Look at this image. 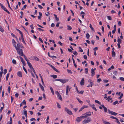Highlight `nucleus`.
Instances as JSON below:
<instances>
[{
	"label": "nucleus",
	"mask_w": 124,
	"mask_h": 124,
	"mask_svg": "<svg viewBox=\"0 0 124 124\" xmlns=\"http://www.w3.org/2000/svg\"><path fill=\"white\" fill-rule=\"evenodd\" d=\"M16 49L17 51V53L23 56V55L24 54L23 52V50L22 49L18 48L17 47Z\"/></svg>",
	"instance_id": "obj_1"
},
{
	"label": "nucleus",
	"mask_w": 124,
	"mask_h": 124,
	"mask_svg": "<svg viewBox=\"0 0 124 124\" xmlns=\"http://www.w3.org/2000/svg\"><path fill=\"white\" fill-rule=\"evenodd\" d=\"M91 119L90 117H88L87 119H85L82 122L83 124H85L88 123L91 121Z\"/></svg>",
	"instance_id": "obj_2"
},
{
	"label": "nucleus",
	"mask_w": 124,
	"mask_h": 124,
	"mask_svg": "<svg viewBox=\"0 0 124 124\" xmlns=\"http://www.w3.org/2000/svg\"><path fill=\"white\" fill-rule=\"evenodd\" d=\"M65 110L68 114L70 115H71L73 114L71 111L66 107L65 108Z\"/></svg>",
	"instance_id": "obj_3"
},
{
	"label": "nucleus",
	"mask_w": 124,
	"mask_h": 124,
	"mask_svg": "<svg viewBox=\"0 0 124 124\" xmlns=\"http://www.w3.org/2000/svg\"><path fill=\"white\" fill-rule=\"evenodd\" d=\"M0 6H1V8L4 10L5 11L8 13L9 14H10L9 12L6 9L5 7L1 3H0Z\"/></svg>",
	"instance_id": "obj_4"
},
{
	"label": "nucleus",
	"mask_w": 124,
	"mask_h": 124,
	"mask_svg": "<svg viewBox=\"0 0 124 124\" xmlns=\"http://www.w3.org/2000/svg\"><path fill=\"white\" fill-rule=\"evenodd\" d=\"M108 113H109V114H110L112 115H114L115 116H116L117 114V113H115L113 111H110L109 109H108Z\"/></svg>",
	"instance_id": "obj_5"
},
{
	"label": "nucleus",
	"mask_w": 124,
	"mask_h": 124,
	"mask_svg": "<svg viewBox=\"0 0 124 124\" xmlns=\"http://www.w3.org/2000/svg\"><path fill=\"white\" fill-rule=\"evenodd\" d=\"M20 58V59L21 61L22 62L24 66H25L26 65V63L25 62L24 60L23 59V58L20 56H19Z\"/></svg>",
	"instance_id": "obj_6"
},
{
	"label": "nucleus",
	"mask_w": 124,
	"mask_h": 124,
	"mask_svg": "<svg viewBox=\"0 0 124 124\" xmlns=\"http://www.w3.org/2000/svg\"><path fill=\"white\" fill-rule=\"evenodd\" d=\"M68 80L67 79H60V81L62 83L64 84L67 82Z\"/></svg>",
	"instance_id": "obj_7"
},
{
	"label": "nucleus",
	"mask_w": 124,
	"mask_h": 124,
	"mask_svg": "<svg viewBox=\"0 0 124 124\" xmlns=\"http://www.w3.org/2000/svg\"><path fill=\"white\" fill-rule=\"evenodd\" d=\"M91 72L92 74L91 75L93 77L94 75H95V72H94V71L93 68L91 69Z\"/></svg>",
	"instance_id": "obj_8"
},
{
	"label": "nucleus",
	"mask_w": 124,
	"mask_h": 124,
	"mask_svg": "<svg viewBox=\"0 0 124 124\" xmlns=\"http://www.w3.org/2000/svg\"><path fill=\"white\" fill-rule=\"evenodd\" d=\"M77 122H79L82 120V118L80 117H78L76 120Z\"/></svg>",
	"instance_id": "obj_9"
},
{
	"label": "nucleus",
	"mask_w": 124,
	"mask_h": 124,
	"mask_svg": "<svg viewBox=\"0 0 124 124\" xmlns=\"http://www.w3.org/2000/svg\"><path fill=\"white\" fill-rule=\"evenodd\" d=\"M17 46L18 47H21L22 48H23V47L22 46V44H21L20 43H17Z\"/></svg>",
	"instance_id": "obj_10"
},
{
	"label": "nucleus",
	"mask_w": 124,
	"mask_h": 124,
	"mask_svg": "<svg viewBox=\"0 0 124 124\" xmlns=\"http://www.w3.org/2000/svg\"><path fill=\"white\" fill-rule=\"evenodd\" d=\"M12 43L14 45V46L16 48H17V47L16 46V42L15 41L14 39H13L12 40Z\"/></svg>",
	"instance_id": "obj_11"
},
{
	"label": "nucleus",
	"mask_w": 124,
	"mask_h": 124,
	"mask_svg": "<svg viewBox=\"0 0 124 124\" xmlns=\"http://www.w3.org/2000/svg\"><path fill=\"white\" fill-rule=\"evenodd\" d=\"M84 84V79L83 78L80 82V84L81 85H83Z\"/></svg>",
	"instance_id": "obj_12"
},
{
	"label": "nucleus",
	"mask_w": 124,
	"mask_h": 124,
	"mask_svg": "<svg viewBox=\"0 0 124 124\" xmlns=\"http://www.w3.org/2000/svg\"><path fill=\"white\" fill-rule=\"evenodd\" d=\"M17 75L19 77H22V72L20 71H19L17 73Z\"/></svg>",
	"instance_id": "obj_13"
},
{
	"label": "nucleus",
	"mask_w": 124,
	"mask_h": 124,
	"mask_svg": "<svg viewBox=\"0 0 124 124\" xmlns=\"http://www.w3.org/2000/svg\"><path fill=\"white\" fill-rule=\"evenodd\" d=\"M90 113V112H88L86 113L85 114H83V115H86V116L87 117L88 116H90L91 115V113L89 114H88V113Z\"/></svg>",
	"instance_id": "obj_14"
},
{
	"label": "nucleus",
	"mask_w": 124,
	"mask_h": 124,
	"mask_svg": "<svg viewBox=\"0 0 124 124\" xmlns=\"http://www.w3.org/2000/svg\"><path fill=\"white\" fill-rule=\"evenodd\" d=\"M88 81L90 83V85L91 86V87H92V85H93V83L91 79H89L88 80Z\"/></svg>",
	"instance_id": "obj_15"
},
{
	"label": "nucleus",
	"mask_w": 124,
	"mask_h": 124,
	"mask_svg": "<svg viewBox=\"0 0 124 124\" xmlns=\"http://www.w3.org/2000/svg\"><path fill=\"white\" fill-rule=\"evenodd\" d=\"M102 120L103 123L104 124H111L109 122L105 121L103 119H102Z\"/></svg>",
	"instance_id": "obj_16"
},
{
	"label": "nucleus",
	"mask_w": 124,
	"mask_h": 124,
	"mask_svg": "<svg viewBox=\"0 0 124 124\" xmlns=\"http://www.w3.org/2000/svg\"><path fill=\"white\" fill-rule=\"evenodd\" d=\"M50 88L51 93H52L53 95H54V93L52 87L51 86H50Z\"/></svg>",
	"instance_id": "obj_17"
},
{
	"label": "nucleus",
	"mask_w": 124,
	"mask_h": 124,
	"mask_svg": "<svg viewBox=\"0 0 124 124\" xmlns=\"http://www.w3.org/2000/svg\"><path fill=\"white\" fill-rule=\"evenodd\" d=\"M51 77H53L54 79L56 78L57 77V76L55 75H51Z\"/></svg>",
	"instance_id": "obj_18"
},
{
	"label": "nucleus",
	"mask_w": 124,
	"mask_h": 124,
	"mask_svg": "<svg viewBox=\"0 0 124 124\" xmlns=\"http://www.w3.org/2000/svg\"><path fill=\"white\" fill-rule=\"evenodd\" d=\"M54 17L56 19L57 21H59V19L57 17V16L56 15L54 14Z\"/></svg>",
	"instance_id": "obj_19"
},
{
	"label": "nucleus",
	"mask_w": 124,
	"mask_h": 124,
	"mask_svg": "<svg viewBox=\"0 0 124 124\" xmlns=\"http://www.w3.org/2000/svg\"><path fill=\"white\" fill-rule=\"evenodd\" d=\"M23 56L24 57V58L27 62L29 61V60H28V59L26 57L25 55L24 54L23 55Z\"/></svg>",
	"instance_id": "obj_20"
},
{
	"label": "nucleus",
	"mask_w": 124,
	"mask_h": 124,
	"mask_svg": "<svg viewBox=\"0 0 124 124\" xmlns=\"http://www.w3.org/2000/svg\"><path fill=\"white\" fill-rule=\"evenodd\" d=\"M121 40L120 39L119 37H118L117 39V42H118V43H121Z\"/></svg>",
	"instance_id": "obj_21"
},
{
	"label": "nucleus",
	"mask_w": 124,
	"mask_h": 124,
	"mask_svg": "<svg viewBox=\"0 0 124 124\" xmlns=\"http://www.w3.org/2000/svg\"><path fill=\"white\" fill-rule=\"evenodd\" d=\"M117 104H119L118 101H116L115 102H114L113 103V105H116Z\"/></svg>",
	"instance_id": "obj_22"
},
{
	"label": "nucleus",
	"mask_w": 124,
	"mask_h": 124,
	"mask_svg": "<svg viewBox=\"0 0 124 124\" xmlns=\"http://www.w3.org/2000/svg\"><path fill=\"white\" fill-rule=\"evenodd\" d=\"M85 107V106H82L79 110V112H80Z\"/></svg>",
	"instance_id": "obj_23"
},
{
	"label": "nucleus",
	"mask_w": 124,
	"mask_h": 124,
	"mask_svg": "<svg viewBox=\"0 0 124 124\" xmlns=\"http://www.w3.org/2000/svg\"><path fill=\"white\" fill-rule=\"evenodd\" d=\"M95 106V105L94 104H93L92 105V107L93 109H94L95 110V111H97V110L94 107Z\"/></svg>",
	"instance_id": "obj_24"
},
{
	"label": "nucleus",
	"mask_w": 124,
	"mask_h": 124,
	"mask_svg": "<svg viewBox=\"0 0 124 124\" xmlns=\"http://www.w3.org/2000/svg\"><path fill=\"white\" fill-rule=\"evenodd\" d=\"M67 27V29L68 30H70L72 29V28L70 26L68 25Z\"/></svg>",
	"instance_id": "obj_25"
},
{
	"label": "nucleus",
	"mask_w": 124,
	"mask_h": 124,
	"mask_svg": "<svg viewBox=\"0 0 124 124\" xmlns=\"http://www.w3.org/2000/svg\"><path fill=\"white\" fill-rule=\"evenodd\" d=\"M90 27L91 28V29L93 31H94V30L92 27L91 24H90Z\"/></svg>",
	"instance_id": "obj_26"
},
{
	"label": "nucleus",
	"mask_w": 124,
	"mask_h": 124,
	"mask_svg": "<svg viewBox=\"0 0 124 124\" xmlns=\"http://www.w3.org/2000/svg\"><path fill=\"white\" fill-rule=\"evenodd\" d=\"M112 55L113 57H114L115 56V53L114 51L113 52V51H112Z\"/></svg>",
	"instance_id": "obj_27"
},
{
	"label": "nucleus",
	"mask_w": 124,
	"mask_h": 124,
	"mask_svg": "<svg viewBox=\"0 0 124 124\" xmlns=\"http://www.w3.org/2000/svg\"><path fill=\"white\" fill-rule=\"evenodd\" d=\"M23 114L25 115L27 114V111L26 110L24 109L23 110Z\"/></svg>",
	"instance_id": "obj_28"
},
{
	"label": "nucleus",
	"mask_w": 124,
	"mask_h": 124,
	"mask_svg": "<svg viewBox=\"0 0 124 124\" xmlns=\"http://www.w3.org/2000/svg\"><path fill=\"white\" fill-rule=\"evenodd\" d=\"M0 31L2 32H3L4 31V30L3 29L1 26L0 25Z\"/></svg>",
	"instance_id": "obj_29"
},
{
	"label": "nucleus",
	"mask_w": 124,
	"mask_h": 124,
	"mask_svg": "<svg viewBox=\"0 0 124 124\" xmlns=\"http://www.w3.org/2000/svg\"><path fill=\"white\" fill-rule=\"evenodd\" d=\"M86 37L87 39H89L90 37V35L89 34L87 33L86 35Z\"/></svg>",
	"instance_id": "obj_30"
},
{
	"label": "nucleus",
	"mask_w": 124,
	"mask_h": 124,
	"mask_svg": "<svg viewBox=\"0 0 124 124\" xmlns=\"http://www.w3.org/2000/svg\"><path fill=\"white\" fill-rule=\"evenodd\" d=\"M71 88H70V86L68 85H67L66 86V89H67V90L70 91Z\"/></svg>",
	"instance_id": "obj_31"
},
{
	"label": "nucleus",
	"mask_w": 124,
	"mask_h": 124,
	"mask_svg": "<svg viewBox=\"0 0 124 124\" xmlns=\"http://www.w3.org/2000/svg\"><path fill=\"white\" fill-rule=\"evenodd\" d=\"M95 102L96 103H97L100 105L101 104V102L99 101H98V100H95Z\"/></svg>",
	"instance_id": "obj_32"
},
{
	"label": "nucleus",
	"mask_w": 124,
	"mask_h": 124,
	"mask_svg": "<svg viewBox=\"0 0 124 124\" xmlns=\"http://www.w3.org/2000/svg\"><path fill=\"white\" fill-rule=\"evenodd\" d=\"M58 96L59 97V99L61 101L62 100V97L61 96V95L60 94L59 95H58Z\"/></svg>",
	"instance_id": "obj_33"
},
{
	"label": "nucleus",
	"mask_w": 124,
	"mask_h": 124,
	"mask_svg": "<svg viewBox=\"0 0 124 124\" xmlns=\"http://www.w3.org/2000/svg\"><path fill=\"white\" fill-rule=\"evenodd\" d=\"M27 64H28V65L29 67H31V66H32V65L31 64V63L29 62V61L28 62H27Z\"/></svg>",
	"instance_id": "obj_34"
},
{
	"label": "nucleus",
	"mask_w": 124,
	"mask_h": 124,
	"mask_svg": "<svg viewBox=\"0 0 124 124\" xmlns=\"http://www.w3.org/2000/svg\"><path fill=\"white\" fill-rule=\"evenodd\" d=\"M88 69L87 68H86L85 69V73L86 74H87L88 73Z\"/></svg>",
	"instance_id": "obj_35"
},
{
	"label": "nucleus",
	"mask_w": 124,
	"mask_h": 124,
	"mask_svg": "<svg viewBox=\"0 0 124 124\" xmlns=\"http://www.w3.org/2000/svg\"><path fill=\"white\" fill-rule=\"evenodd\" d=\"M34 59L35 60L37 61H39V59L37 57L34 56Z\"/></svg>",
	"instance_id": "obj_36"
},
{
	"label": "nucleus",
	"mask_w": 124,
	"mask_h": 124,
	"mask_svg": "<svg viewBox=\"0 0 124 124\" xmlns=\"http://www.w3.org/2000/svg\"><path fill=\"white\" fill-rule=\"evenodd\" d=\"M77 100L81 104L82 103H83V102L82 101H81L78 98H77Z\"/></svg>",
	"instance_id": "obj_37"
},
{
	"label": "nucleus",
	"mask_w": 124,
	"mask_h": 124,
	"mask_svg": "<svg viewBox=\"0 0 124 124\" xmlns=\"http://www.w3.org/2000/svg\"><path fill=\"white\" fill-rule=\"evenodd\" d=\"M7 1V2L8 3V7L11 10H12V8H11L10 6V5H9V2L8 1V0H6Z\"/></svg>",
	"instance_id": "obj_38"
},
{
	"label": "nucleus",
	"mask_w": 124,
	"mask_h": 124,
	"mask_svg": "<svg viewBox=\"0 0 124 124\" xmlns=\"http://www.w3.org/2000/svg\"><path fill=\"white\" fill-rule=\"evenodd\" d=\"M56 72L59 73L60 72L57 69H56L54 67V68L53 69Z\"/></svg>",
	"instance_id": "obj_39"
},
{
	"label": "nucleus",
	"mask_w": 124,
	"mask_h": 124,
	"mask_svg": "<svg viewBox=\"0 0 124 124\" xmlns=\"http://www.w3.org/2000/svg\"><path fill=\"white\" fill-rule=\"evenodd\" d=\"M107 18L109 20H112L111 17L110 16H107Z\"/></svg>",
	"instance_id": "obj_40"
},
{
	"label": "nucleus",
	"mask_w": 124,
	"mask_h": 124,
	"mask_svg": "<svg viewBox=\"0 0 124 124\" xmlns=\"http://www.w3.org/2000/svg\"><path fill=\"white\" fill-rule=\"evenodd\" d=\"M22 103L23 104L26 105V103L25 100H23V101L22 102Z\"/></svg>",
	"instance_id": "obj_41"
},
{
	"label": "nucleus",
	"mask_w": 124,
	"mask_h": 124,
	"mask_svg": "<svg viewBox=\"0 0 124 124\" xmlns=\"http://www.w3.org/2000/svg\"><path fill=\"white\" fill-rule=\"evenodd\" d=\"M57 107L58 108H61L60 106V105L59 103H58V102H57Z\"/></svg>",
	"instance_id": "obj_42"
},
{
	"label": "nucleus",
	"mask_w": 124,
	"mask_h": 124,
	"mask_svg": "<svg viewBox=\"0 0 124 124\" xmlns=\"http://www.w3.org/2000/svg\"><path fill=\"white\" fill-rule=\"evenodd\" d=\"M80 117H81V118H85L87 117V116L85 115H83V116H80Z\"/></svg>",
	"instance_id": "obj_43"
},
{
	"label": "nucleus",
	"mask_w": 124,
	"mask_h": 124,
	"mask_svg": "<svg viewBox=\"0 0 124 124\" xmlns=\"http://www.w3.org/2000/svg\"><path fill=\"white\" fill-rule=\"evenodd\" d=\"M84 92V91H80V92L79 91V92H78V93H80L81 94H83Z\"/></svg>",
	"instance_id": "obj_44"
},
{
	"label": "nucleus",
	"mask_w": 124,
	"mask_h": 124,
	"mask_svg": "<svg viewBox=\"0 0 124 124\" xmlns=\"http://www.w3.org/2000/svg\"><path fill=\"white\" fill-rule=\"evenodd\" d=\"M73 54L75 55H77L78 54V53L76 51H75L73 52Z\"/></svg>",
	"instance_id": "obj_45"
},
{
	"label": "nucleus",
	"mask_w": 124,
	"mask_h": 124,
	"mask_svg": "<svg viewBox=\"0 0 124 124\" xmlns=\"http://www.w3.org/2000/svg\"><path fill=\"white\" fill-rule=\"evenodd\" d=\"M7 72V70L6 69H5L4 70V74L5 75V74Z\"/></svg>",
	"instance_id": "obj_46"
},
{
	"label": "nucleus",
	"mask_w": 124,
	"mask_h": 124,
	"mask_svg": "<svg viewBox=\"0 0 124 124\" xmlns=\"http://www.w3.org/2000/svg\"><path fill=\"white\" fill-rule=\"evenodd\" d=\"M23 69L24 70V71L25 72V73L27 74V71L25 69V68L23 66Z\"/></svg>",
	"instance_id": "obj_47"
},
{
	"label": "nucleus",
	"mask_w": 124,
	"mask_h": 124,
	"mask_svg": "<svg viewBox=\"0 0 124 124\" xmlns=\"http://www.w3.org/2000/svg\"><path fill=\"white\" fill-rule=\"evenodd\" d=\"M12 118L11 117H10L9 124H12Z\"/></svg>",
	"instance_id": "obj_48"
},
{
	"label": "nucleus",
	"mask_w": 124,
	"mask_h": 124,
	"mask_svg": "<svg viewBox=\"0 0 124 124\" xmlns=\"http://www.w3.org/2000/svg\"><path fill=\"white\" fill-rule=\"evenodd\" d=\"M79 51L81 52H82L83 51V50L81 49L80 47H79Z\"/></svg>",
	"instance_id": "obj_49"
},
{
	"label": "nucleus",
	"mask_w": 124,
	"mask_h": 124,
	"mask_svg": "<svg viewBox=\"0 0 124 124\" xmlns=\"http://www.w3.org/2000/svg\"><path fill=\"white\" fill-rule=\"evenodd\" d=\"M40 87L42 91H43V92L45 91V90H44V87L43 86Z\"/></svg>",
	"instance_id": "obj_50"
},
{
	"label": "nucleus",
	"mask_w": 124,
	"mask_h": 124,
	"mask_svg": "<svg viewBox=\"0 0 124 124\" xmlns=\"http://www.w3.org/2000/svg\"><path fill=\"white\" fill-rule=\"evenodd\" d=\"M12 62L13 63V64H16V61L15 60L13 59V60H12Z\"/></svg>",
	"instance_id": "obj_51"
},
{
	"label": "nucleus",
	"mask_w": 124,
	"mask_h": 124,
	"mask_svg": "<svg viewBox=\"0 0 124 124\" xmlns=\"http://www.w3.org/2000/svg\"><path fill=\"white\" fill-rule=\"evenodd\" d=\"M104 110V112H107V109L106 107H105L103 108Z\"/></svg>",
	"instance_id": "obj_52"
},
{
	"label": "nucleus",
	"mask_w": 124,
	"mask_h": 124,
	"mask_svg": "<svg viewBox=\"0 0 124 124\" xmlns=\"http://www.w3.org/2000/svg\"><path fill=\"white\" fill-rule=\"evenodd\" d=\"M8 92L9 93H10V86H9L8 87Z\"/></svg>",
	"instance_id": "obj_53"
},
{
	"label": "nucleus",
	"mask_w": 124,
	"mask_h": 124,
	"mask_svg": "<svg viewBox=\"0 0 124 124\" xmlns=\"http://www.w3.org/2000/svg\"><path fill=\"white\" fill-rule=\"evenodd\" d=\"M110 118H112V119H115L116 120L117 119V118H116V117H115L114 116H111L110 117Z\"/></svg>",
	"instance_id": "obj_54"
},
{
	"label": "nucleus",
	"mask_w": 124,
	"mask_h": 124,
	"mask_svg": "<svg viewBox=\"0 0 124 124\" xmlns=\"http://www.w3.org/2000/svg\"><path fill=\"white\" fill-rule=\"evenodd\" d=\"M11 35L13 37H15L16 39H17V37L15 35H14L13 33H12L11 34Z\"/></svg>",
	"instance_id": "obj_55"
},
{
	"label": "nucleus",
	"mask_w": 124,
	"mask_h": 124,
	"mask_svg": "<svg viewBox=\"0 0 124 124\" xmlns=\"http://www.w3.org/2000/svg\"><path fill=\"white\" fill-rule=\"evenodd\" d=\"M112 99V98H111V96H109L108 97V98H107L106 99V100H108V99H109V100H111Z\"/></svg>",
	"instance_id": "obj_56"
},
{
	"label": "nucleus",
	"mask_w": 124,
	"mask_h": 124,
	"mask_svg": "<svg viewBox=\"0 0 124 124\" xmlns=\"http://www.w3.org/2000/svg\"><path fill=\"white\" fill-rule=\"evenodd\" d=\"M123 93H121L120 94V96L119 98V99H120L122 98V97H123Z\"/></svg>",
	"instance_id": "obj_57"
},
{
	"label": "nucleus",
	"mask_w": 124,
	"mask_h": 124,
	"mask_svg": "<svg viewBox=\"0 0 124 124\" xmlns=\"http://www.w3.org/2000/svg\"><path fill=\"white\" fill-rule=\"evenodd\" d=\"M103 81L104 83H107L108 82V80H103Z\"/></svg>",
	"instance_id": "obj_58"
},
{
	"label": "nucleus",
	"mask_w": 124,
	"mask_h": 124,
	"mask_svg": "<svg viewBox=\"0 0 124 124\" xmlns=\"http://www.w3.org/2000/svg\"><path fill=\"white\" fill-rule=\"evenodd\" d=\"M38 7L40 8L41 9L43 8V7L41 6L40 5H38Z\"/></svg>",
	"instance_id": "obj_59"
},
{
	"label": "nucleus",
	"mask_w": 124,
	"mask_h": 124,
	"mask_svg": "<svg viewBox=\"0 0 124 124\" xmlns=\"http://www.w3.org/2000/svg\"><path fill=\"white\" fill-rule=\"evenodd\" d=\"M120 79L121 81H124V78L123 77L120 78Z\"/></svg>",
	"instance_id": "obj_60"
},
{
	"label": "nucleus",
	"mask_w": 124,
	"mask_h": 124,
	"mask_svg": "<svg viewBox=\"0 0 124 124\" xmlns=\"http://www.w3.org/2000/svg\"><path fill=\"white\" fill-rule=\"evenodd\" d=\"M98 49V48L97 47H95L93 48V50L94 51H96Z\"/></svg>",
	"instance_id": "obj_61"
},
{
	"label": "nucleus",
	"mask_w": 124,
	"mask_h": 124,
	"mask_svg": "<svg viewBox=\"0 0 124 124\" xmlns=\"http://www.w3.org/2000/svg\"><path fill=\"white\" fill-rule=\"evenodd\" d=\"M116 122L118 124H121L118 121V119H117L116 120Z\"/></svg>",
	"instance_id": "obj_62"
},
{
	"label": "nucleus",
	"mask_w": 124,
	"mask_h": 124,
	"mask_svg": "<svg viewBox=\"0 0 124 124\" xmlns=\"http://www.w3.org/2000/svg\"><path fill=\"white\" fill-rule=\"evenodd\" d=\"M39 40L41 41L42 43H43V40H42V39L41 38H39Z\"/></svg>",
	"instance_id": "obj_63"
},
{
	"label": "nucleus",
	"mask_w": 124,
	"mask_h": 124,
	"mask_svg": "<svg viewBox=\"0 0 124 124\" xmlns=\"http://www.w3.org/2000/svg\"><path fill=\"white\" fill-rule=\"evenodd\" d=\"M58 43L61 46H62V43L60 41H59L58 42Z\"/></svg>",
	"instance_id": "obj_64"
}]
</instances>
